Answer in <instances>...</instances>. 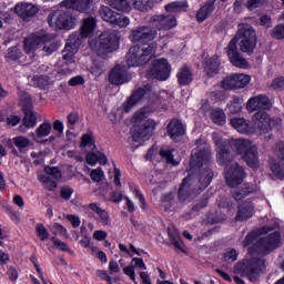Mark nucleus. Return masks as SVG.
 <instances>
[{
	"mask_svg": "<svg viewBox=\"0 0 284 284\" xmlns=\"http://www.w3.org/2000/svg\"><path fill=\"white\" fill-rule=\"evenodd\" d=\"M212 159V150L202 149L197 153L191 155V170L187 176L182 180L178 190V201L180 203H190L194 201L201 192L212 183L214 172L207 165Z\"/></svg>",
	"mask_w": 284,
	"mask_h": 284,
	"instance_id": "1",
	"label": "nucleus"
},
{
	"mask_svg": "<svg viewBox=\"0 0 284 284\" xmlns=\"http://www.w3.org/2000/svg\"><path fill=\"white\" fill-rule=\"evenodd\" d=\"M150 26H140L131 31L130 39L133 43H150L159 37L156 30H172L176 28V17L169 14L153 16L150 20Z\"/></svg>",
	"mask_w": 284,
	"mask_h": 284,
	"instance_id": "2",
	"label": "nucleus"
},
{
	"mask_svg": "<svg viewBox=\"0 0 284 284\" xmlns=\"http://www.w3.org/2000/svg\"><path fill=\"white\" fill-rule=\"evenodd\" d=\"M265 272V258L252 257L237 262L233 267V274L245 276L251 283H256L261 274Z\"/></svg>",
	"mask_w": 284,
	"mask_h": 284,
	"instance_id": "3",
	"label": "nucleus"
},
{
	"mask_svg": "<svg viewBox=\"0 0 284 284\" xmlns=\"http://www.w3.org/2000/svg\"><path fill=\"white\" fill-rule=\"evenodd\" d=\"M89 48L98 57H105L119 49V36L114 31H104L99 38L89 40Z\"/></svg>",
	"mask_w": 284,
	"mask_h": 284,
	"instance_id": "4",
	"label": "nucleus"
},
{
	"mask_svg": "<svg viewBox=\"0 0 284 284\" xmlns=\"http://www.w3.org/2000/svg\"><path fill=\"white\" fill-rule=\"evenodd\" d=\"M156 52V42H151L146 45H133L130 48L126 54V63L130 68H136L139 65H145L148 61L154 57Z\"/></svg>",
	"mask_w": 284,
	"mask_h": 284,
	"instance_id": "5",
	"label": "nucleus"
},
{
	"mask_svg": "<svg viewBox=\"0 0 284 284\" xmlns=\"http://www.w3.org/2000/svg\"><path fill=\"white\" fill-rule=\"evenodd\" d=\"M235 150L240 154L242 161L246 162L248 168L257 170L261 165L258 160V148L250 140L237 139L235 140Z\"/></svg>",
	"mask_w": 284,
	"mask_h": 284,
	"instance_id": "6",
	"label": "nucleus"
},
{
	"mask_svg": "<svg viewBox=\"0 0 284 284\" xmlns=\"http://www.w3.org/2000/svg\"><path fill=\"white\" fill-rule=\"evenodd\" d=\"M278 247H281V233L275 231L257 240L251 247V252L258 254V256H267V254H271V252Z\"/></svg>",
	"mask_w": 284,
	"mask_h": 284,
	"instance_id": "7",
	"label": "nucleus"
},
{
	"mask_svg": "<svg viewBox=\"0 0 284 284\" xmlns=\"http://www.w3.org/2000/svg\"><path fill=\"white\" fill-rule=\"evenodd\" d=\"M48 23L50 28H58V30H72L77 26V18L69 11H52L48 16Z\"/></svg>",
	"mask_w": 284,
	"mask_h": 284,
	"instance_id": "8",
	"label": "nucleus"
},
{
	"mask_svg": "<svg viewBox=\"0 0 284 284\" xmlns=\"http://www.w3.org/2000/svg\"><path fill=\"white\" fill-rule=\"evenodd\" d=\"M214 143L216 145V159L219 165H225V168H230L232 163H234V154L230 149V142L219 138V135H213Z\"/></svg>",
	"mask_w": 284,
	"mask_h": 284,
	"instance_id": "9",
	"label": "nucleus"
},
{
	"mask_svg": "<svg viewBox=\"0 0 284 284\" xmlns=\"http://www.w3.org/2000/svg\"><path fill=\"white\" fill-rule=\"evenodd\" d=\"M252 78L243 73H232L227 75L221 83L222 90H242L248 85Z\"/></svg>",
	"mask_w": 284,
	"mask_h": 284,
	"instance_id": "10",
	"label": "nucleus"
},
{
	"mask_svg": "<svg viewBox=\"0 0 284 284\" xmlns=\"http://www.w3.org/2000/svg\"><path fill=\"white\" fill-rule=\"evenodd\" d=\"M44 172V175H39V181L43 183L49 192H53V190H57V183L61 181V170L57 166H45Z\"/></svg>",
	"mask_w": 284,
	"mask_h": 284,
	"instance_id": "11",
	"label": "nucleus"
},
{
	"mask_svg": "<svg viewBox=\"0 0 284 284\" xmlns=\"http://www.w3.org/2000/svg\"><path fill=\"white\" fill-rule=\"evenodd\" d=\"M245 179V170L242 169L237 162H233L231 165L226 166L225 181L230 187H236L241 185Z\"/></svg>",
	"mask_w": 284,
	"mask_h": 284,
	"instance_id": "12",
	"label": "nucleus"
},
{
	"mask_svg": "<svg viewBox=\"0 0 284 284\" xmlns=\"http://www.w3.org/2000/svg\"><path fill=\"white\" fill-rule=\"evenodd\" d=\"M252 124L254 130H257L261 134L272 132V118L265 111L255 112L252 116Z\"/></svg>",
	"mask_w": 284,
	"mask_h": 284,
	"instance_id": "13",
	"label": "nucleus"
},
{
	"mask_svg": "<svg viewBox=\"0 0 284 284\" xmlns=\"http://www.w3.org/2000/svg\"><path fill=\"white\" fill-rule=\"evenodd\" d=\"M171 70L166 59H158L152 64L150 77H152V79H158V81H166V79H170Z\"/></svg>",
	"mask_w": 284,
	"mask_h": 284,
	"instance_id": "14",
	"label": "nucleus"
},
{
	"mask_svg": "<svg viewBox=\"0 0 284 284\" xmlns=\"http://www.w3.org/2000/svg\"><path fill=\"white\" fill-rule=\"evenodd\" d=\"M80 48H81V36L71 34L67 40L64 50L62 51V54H63L62 59H64L67 63H74V54L79 52Z\"/></svg>",
	"mask_w": 284,
	"mask_h": 284,
	"instance_id": "15",
	"label": "nucleus"
},
{
	"mask_svg": "<svg viewBox=\"0 0 284 284\" xmlns=\"http://www.w3.org/2000/svg\"><path fill=\"white\" fill-rule=\"evenodd\" d=\"M132 78L128 73V68L125 65L116 64L109 74V82L112 85H123V83H129Z\"/></svg>",
	"mask_w": 284,
	"mask_h": 284,
	"instance_id": "16",
	"label": "nucleus"
},
{
	"mask_svg": "<svg viewBox=\"0 0 284 284\" xmlns=\"http://www.w3.org/2000/svg\"><path fill=\"white\" fill-rule=\"evenodd\" d=\"M156 129V122L154 120H146L143 125H135L132 130L133 141L152 136V132Z\"/></svg>",
	"mask_w": 284,
	"mask_h": 284,
	"instance_id": "17",
	"label": "nucleus"
},
{
	"mask_svg": "<svg viewBox=\"0 0 284 284\" xmlns=\"http://www.w3.org/2000/svg\"><path fill=\"white\" fill-rule=\"evenodd\" d=\"M226 52L232 65H235V68H247L250 65L247 60L239 52V47L234 42H229Z\"/></svg>",
	"mask_w": 284,
	"mask_h": 284,
	"instance_id": "18",
	"label": "nucleus"
},
{
	"mask_svg": "<svg viewBox=\"0 0 284 284\" xmlns=\"http://www.w3.org/2000/svg\"><path fill=\"white\" fill-rule=\"evenodd\" d=\"M254 203L252 201H244L237 205V213L235 215V221L237 223H245L254 216Z\"/></svg>",
	"mask_w": 284,
	"mask_h": 284,
	"instance_id": "19",
	"label": "nucleus"
},
{
	"mask_svg": "<svg viewBox=\"0 0 284 284\" xmlns=\"http://www.w3.org/2000/svg\"><path fill=\"white\" fill-rule=\"evenodd\" d=\"M250 39H256V31L254 27L247 23L239 24L237 32L235 33L234 38L230 41V43H239V41H246Z\"/></svg>",
	"mask_w": 284,
	"mask_h": 284,
	"instance_id": "20",
	"label": "nucleus"
},
{
	"mask_svg": "<svg viewBox=\"0 0 284 284\" xmlns=\"http://www.w3.org/2000/svg\"><path fill=\"white\" fill-rule=\"evenodd\" d=\"M246 108L250 112H256V110H271L272 102L267 95L260 94L251 98L246 103Z\"/></svg>",
	"mask_w": 284,
	"mask_h": 284,
	"instance_id": "21",
	"label": "nucleus"
},
{
	"mask_svg": "<svg viewBox=\"0 0 284 284\" xmlns=\"http://www.w3.org/2000/svg\"><path fill=\"white\" fill-rule=\"evenodd\" d=\"M148 92H150L149 85H144L135 90L133 94L129 98V100L124 102L123 104L124 112L126 113L130 112V110H132L134 105H136L138 103H141V101H143V98L145 97V94H148Z\"/></svg>",
	"mask_w": 284,
	"mask_h": 284,
	"instance_id": "22",
	"label": "nucleus"
},
{
	"mask_svg": "<svg viewBox=\"0 0 284 284\" xmlns=\"http://www.w3.org/2000/svg\"><path fill=\"white\" fill-rule=\"evenodd\" d=\"M59 42L52 34H43L42 42L40 44V52H42V57H50L53 52L59 50Z\"/></svg>",
	"mask_w": 284,
	"mask_h": 284,
	"instance_id": "23",
	"label": "nucleus"
},
{
	"mask_svg": "<svg viewBox=\"0 0 284 284\" xmlns=\"http://www.w3.org/2000/svg\"><path fill=\"white\" fill-rule=\"evenodd\" d=\"M166 130L172 141H181V139L185 136V126H183V123L180 122L179 119L171 120L166 126Z\"/></svg>",
	"mask_w": 284,
	"mask_h": 284,
	"instance_id": "24",
	"label": "nucleus"
},
{
	"mask_svg": "<svg viewBox=\"0 0 284 284\" xmlns=\"http://www.w3.org/2000/svg\"><path fill=\"white\" fill-rule=\"evenodd\" d=\"M16 12L21 19H32V17H36L37 12H39V8L32 3L22 2L16 6Z\"/></svg>",
	"mask_w": 284,
	"mask_h": 284,
	"instance_id": "25",
	"label": "nucleus"
},
{
	"mask_svg": "<svg viewBox=\"0 0 284 284\" xmlns=\"http://www.w3.org/2000/svg\"><path fill=\"white\" fill-rule=\"evenodd\" d=\"M93 0H63L61 8H68L69 10H77L78 12H87L90 10V4Z\"/></svg>",
	"mask_w": 284,
	"mask_h": 284,
	"instance_id": "26",
	"label": "nucleus"
},
{
	"mask_svg": "<svg viewBox=\"0 0 284 284\" xmlns=\"http://www.w3.org/2000/svg\"><path fill=\"white\" fill-rule=\"evenodd\" d=\"M94 28H97V19L89 17L82 21L81 31L72 34H79L80 41L83 43V39H88L94 32Z\"/></svg>",
	"mask_w": 284,
	"mask_h": 284,
	"instance_id": "27",
	"label": "nucleus"
},
{
	"mask_svg": "<svg viewBox=\"0 0 284 284\" xmlns=\"http://www.w3.org/2000/svg\"><path fill=\"white\" fill-rule=\"evenodd\" d=\"M43 36H29L23 40V50L27 54L34 52L36 50L41 49V43Z\"/></svg>",
	"mask_w": 284,
	"mask_h": 284,
	"instance_id": "28",
	"label": "nucleus"
},
{
	"mask_svg": "<svg viewBox=\"0 0 284 284\" xmlns=\"http://www.w3.org/2000/svg\"><path fill=\"white\" fill-rule=\"evenodd\" d=\"M257 191L258 186H256V184L246 183L233 193V199H235V201H243L245 196H250V194H255V192Z\"/></svg>",
	"mask_w": 284,
	"mask_h": 284,
	"instance_id": "29",
	"label": "nucleus"
},
{
	"mask_svg": "<svg viewBox=\"0 0 284 284\" xmlns=\"http://www.w3.org/2000/svg\"><path fill=\"white\" fill-rule=\"evenodd\" d=\"M272 230H274L272 226H263L258 230H254V231L250 232L243 241L244 247L252 245V243H254L255 239H258V236H261V234H267V232H272Z\"/></svg>",
	"mask_w": 284,
	"mask_h": 284,
	"instance_id": "30",
	"label": "nucleus"
},
{
	"mask_svg": "<svg viewBox=\"0 0 284 284\" xmlns=\"http://www.w3.org/2000/svg\"><path fill=\"white\" fill-rule=\"evenodd\" d=\"M221 62H219V57L213 55L210 59H206L204 62V72L207 77H214V74L219 73V67Z\"/></svg>",
	"mask_w": 284,
	"mask_h": 284,
	"instance_id": "31",
	"label": "nucleus"
},
{
	"mask_svg": "<svg viewBox=\"0 0 284 284\" xmlns=\"http://www.w3.org/2000/svg\"><path fill=\"white\" fill-rule=\"evenodd\" d=\"M176 77L180 85H190L193 81L192 70L187 65H183Z\"/></svg>",
	"mask_w": 284,
	"mask_h": 284,
	"instance_id": "32",
	"label": "nucleus"
},
{
	"mask_svg": "<svg viewBox=\"0 0 284 284\" xmlns=\"http://www.w3.org/2000/svg\"><path fill=\"white\" fill-rule=\"evenodd\" d=\"M99 14L103 21H106L112 26H114V22L116 21V17H119L118 12L112 11L110 7H105V6L100 7Z\"/></svg>",
	"mask_w": 284,
	"mask_h": 284,
	"instance_id": "33",
	"label": "nucleus"
},
{
	"mask_svg": "<svg viewBox=\"0 0 284 284\" xmlns=\"http://www.w3.org/2000/svg\"><path fill=\"white\" fill-rule=\"evenodd\" d=\"M87 163L89 165H97V163H100V165H105L108 163V156L103 154L102 152H89L85 156Z\"/></svg>",
	"mask_w": 284,
	"mask_h": 284,
	"instance_id": "34",
	"label": "nucleus"
},
{
	"mask_svg": "<svg viewBox=\"0 0 284 284\" xmlns=\"http://www.w3.org/2000/svg\"><path fill=\"white\" fill-rule=\"evenodd\" d=\"M212 12H214V2L205 3L196 13L199 23H203V21H205V19H207Z\"/></svg>",
	"mask_w": 284,
	"mask_h": 284,
	"instance_id": "35",
	"label": "nucleus"
},
{
	"mask_svg": "<svg viewBox=\"0 0 284 284\" xmlns=\"http://www.w3.org/2000/svg\"><path fill=\"white\" fill-rule=\"evenodd\" d=\"M237 43L240 45L241 52H244L246 54H252L256 49V38L248 40H237Z\"/></svg>",
	"mask_w": 284,
	"mask_h": 284,
	"instance_id": "36",
	"label": "nucleus"
},
{
	"mask_svg": "<svg viewBox=\"0 0 284 284\" xmlns=\"http://www.w3.org/2000/svg\"><path fill=\"white\" fill-rule=\"evenodd\" d=\"M231 125L232 128L237 130V132H240L241 134H245L250 132V124H247V121H245V119L233 118L231 119Z\"/></svg>",
	"mask_w": 284,
	"mask_h": 284,
	"instance_id": "37",
	"label": "nucleus"
},
{
	"mask_svg": "<svg viewBox=\"0 0 284 284\" xmlns=\"http://www.w3.org/2000/svg\"><path fill=\"white\" fill-rule=\"evenodd\" d=\"M50 132H52V125L50 123H42L37 129L36 134L32 133L31 136L39 142L41 138L48 136Z\"/></svg>",
	"mask_w": 284,
	"mask_h": 284,
	"instance_id": "38",
	"label": "nucleus"
},
{
	"mask_svg": "<svg viewBox=\"0 0 284 284\" xmlns=\"http://www.w3.org/2000/svg\"><path fill=\"white\" fill-rule=\"evenodd\" d=\"M111 8L118 10L119 12H130L131 7L128 0H106Z\"/></svg>",
	"mask_w": 284,
	"mask_h": 284,
	"instance_id": "39",
	"label": "nucleus"
},
{
	"mask_svg": "<svg viewBox=\"0 0 284 284\" xmlns=\"http://www.w3.org/2000/svg\"><path fill=\"white\" fill-rule=\"evenodd\" d=\"M23 57V52L19 47H11L7 50L6 59L9 63L19 61Z\"/></svg>",
	"mask_w": 284,
	"mask_h": 284,
	"instance_id": "40",
	"label": "nucleus"
},
{
	"mask_svg": "<svg viewBox=\"0 0 284 284\" xmlns=\"http://www.w3.org/2000/svg\"><path fill=\"white\" fill-rule=\"evenodd\" d=\"M187 1H174L165 6L166 12H185Z\"/></svg>",
	"mask_w": 284,
	"mask_h": 284,
	"instance_id": "41",
	"label": "nucleus"
},
{
	"mask_svg": "<svg viewBox=\"0 0 284 284\" xmlns=\"http://www.w3.org/2000/svg\"><path fill=\"white\" fill-rule=\"evenodd\" d=\"M23 123L26 128H34L37 125V115L32 109L24 110Z\"/></svg>",
	"mask_w": 284,
	"mask_h": 284,
	"instance_id": "42",
	"label": "nucleus"
},
{
	"mask_svg": "<svg viewBox=\"0 0 284 284\" xmlns=\"http://www.w3.org/2000/svg\"><path fill=\"white\" fill-rule=\"evenodd\" d=\"M229 112L231 114H239L243 110V102L241 101V98H233L229 104Z\"/></svg>",
	"mask_w": 284,
	"mask_h": 284,
	"instance_id": "43",
	"label": "nucleus"
},
{
	"mask_svg": "<svg viewBox=\"0 0 284 284\" xmlns=\"http://www.w3.org/2000/svg\"><path fill=\"white\" fill-rule=\"evenodd\" d=\"M19 97L22 110H32V97L30 95V93L26 91H20Z\"/></svg>",
	"mask_w": 284,
	"mask_h": 284,
	"instance_id": "44",
	"label": "nucleus"
},
{
	"mask_svg": "<svg viewBox=\"0 0 284 284\" xmlns=\"http://www.w3.org/2000/svg\"><path fill=\"white\" fill-rule=\"evenodd\" d=\"M33 81L37 88H41V90H45L47 88H50V85H52V80H50V77L48 75L34 77Z\"/></svg>",
	"mask_w": 284,
	"mask_h": 284,
	"instance_id": "45",
	"label": "nucleus"
},
{
	"mask_svg": "<svg viewBox=\"0 0 284 284\" xmlns=\"http://www.w3.org/2000/svg\"><path fill=\"white\" fill-rule=\"evenodd\" d=\"M211 119L216 125H223L225 123V112L221 109L212 110Z\"/></svg>",
	"mask_w": 284,
	"mask_h": 284,
	"instance_id": "46",
	"label": "nucleus"
},
{
	"mask_svg": "<svg viewBox=\"0 0 284 284\" xmlns=\"http://www.w3.org/2000/svg\"><path fill=\"white\" fill-rule=\"evenodd\" d=\"M133 8L140 12H148V10H152V2L150 0H133Z\"/></svg>",
	"mask_w": 284,
	"mask_h": 284,
	"instance_id": "47",
	"label": "nucleus"
},
{
	"mask_svg": "<svg viewBox=\"0 0 284 284\" xmlns=\"http://www.w3.org/2000/svg\"><path fill=\"white\" fill-rule=\"evenodd\" d=\"M272 39L275 41H283L284 39V23L276 24L270 32Z\"/></svg>",
	"mask_w": 284,
	"mask_h": 284,
	"instance_id": "48",
	"label": "nucleus"
},
{
	"mask_svg": "<svg viewBox=\"0 0 284 284\" xmlns=\"http://www.w3.org/2000/svg\"><path fill=\"white\" fill-rule=\"evenodd\" d=\"M80 146L91 148V150L94 152V150H97V145L94 144V138H92V134H83Z\"/></svg>",
	"mask_w": 284,
	"mask_h": 284,
	"instance_id": "49",
	"label": "nucleus"
},
{
	"mask_svg": "<svg viewBox=\"0 0 284 284\" xmlns=\"http://www.w3.org/2000/svg\"><path fill=\"white\" fill-rule=\"evenodd\" d=\"M13 144L18 150H23V148H28L30 145V140L23 135L13 138Z\"/></svg>",
	"mask_w": 284,
	"mask_h": 284,
	"instance_id": "50",
	"label": "nucleus"
},
{
	"mask_svg": "<svg viewBox=\"0 0 284 284\" xmlns=\"http://www.w3.org/2000/svg\"><path fill=\"white\" fill-rule=\"evenodd\" d=\"M51 241L53 243V247H55V250H61V252H71L70 246H68V244L59 239H57V236H52Z\"/></svg>",
	"mask_w": 284,
	"mask_h": 284,
	"instance_id": "51",
	"label": "nucleus"
},
{
	"mask_svg": "<svg viewBox=\"0 0 284 284\" xmlns=\"http://www.w3.org/2000/svg\"><path fill=\"white\" fill-rule=\"evenodd\" d=\"M270 166H271L273 174L277 179H284L283 169L281 168V164H278V162H276V160H272Z\"/></svg>",
	"mask_w": 284,
	"mask_h": 284,
	"instance_id": "52",
	"label": "nucleus"
},
{
	"mask_svg": "<svg viewBox=\"0 0 284 284\" xmlns=\"http://www.w3.org/2000/svg\"><path fill=\"white\" fill-rule=\"evenodd\" d=\"M236 258H239V253H236V250L234 248H229L223 255V261L225 263H234Z\"/></svg>",
	"mask_w": 284,
	"mask_h": 284,
	"instance_id": "53",
	"label": "nucleus"
},
{
	"mask_svg": "<svg viewBox=\"0 0 284 284\" xmlns=\"http://www.w3.org/2000/svg\"><path fill=\"white\" fill-rule=\"evenodd\" d=\"M36 232L40 241H48V239H50V233H48V229H45L43 224H38Z\"/></svg>",
	"mask_w": 284,
	"mask_h": 284,
	"instance_id": "54",
	"label": "nucleus"
},
{
	"mask_svg": "<svg viewBox=\"0 0 284 284\" xmlns=\"http://www.w3.org/2000/svg\"><path fill=\"white\" fill-rule=\"evenodd\" d=\"M113 26H119V28H128V26H130V18L118 13L116 20L113 22Z\"/></svg>",
	"mask_w": 284,
	"mask_h": 284,
	"instance_id": "55",
	"label": "nucleus"
},
{
	"mask_svg": "<svg viewBox=\"0 0 284 284\" xmlns=\"http://www.w3.org/2000/svg\"><path fill=\"white\" fill-rule=\"evenodd\" d=\"M148 119V109H141L133 115L134 123H141V121H145Z\"/></svg>",
	"mask_w": 284,
	"mask_h": 284,
	"instance_id": "56",
	"label": "nucleus"
},
{
	"mask_svg": "<svg viewBox=\"0 0 284 284\" xmlns=\"http://www.w3.org/2000/svg\"><path fill=\"white\" fill-rule=\"evenodd\" d=\"M169 236H170L171 243L174 245V247H176V250H180L181 252H183V242L181 241V236L172 235L171 233H169Z\"/></svg>",
	"mask_w": 284,
	"mask_h": 284,
	"instance_id": "57",
	"label": "nucleus"
},
{
	"mask_svg": "<svg viewBox=\"0 0 284 284\" xmlns=\"http://www.w3.org/2000/svg\"><path fill=\"white\" fill-rule=\"evenodd\" d=\"M90 176L95 183L103 181V171L101 169H94L91 171Z\"/></svg>",
	"mask_w": 284,
	"mask_h": 284,
	"instance_id": "58",
	"label": "nucleus"
},
{
	"mask_svg": "<svg viewBox=\"0 0 284 284\" xmlns=\"http://www.w3.org/2000/svg\"><path fill=\"white\" fill-rule=\"evenodd\" d=\"M265 1L267 0H247L246 6L248 10H256V8L265 6Z\"/></svg>",
	"mask_w": 284,
	"mask_h": 284,
	"instance_id": "59",
	"label": "nucleus"
},
{
	"mask_svg": "<svg viewBox=\"0 0 284 284\" xmlns=\"http://www.w3.org/2000/svg\"><path fill=\"white\" fill-rule=\"evenodd\" d=\"M271 88L273 90H284V78H275L273 82L271 83Z\"/></svg>",
	"mask_w": 284,
	"mask_h": 284,
	"instance_id": "60",
	"label": "nucleus"
},
{
	"mask_svg": "<svg viewBox=\"0 0 284 284\" xmlns=\"http://www.w3.org/2000/svg\"><path fill=\"white\" fill-rule=\"evenodd\" d=\"M160 156H162V159H165L166 163L174 164V155H172V151L160 150Z\"/></svg>",
	"mask_w": 284,
	"mask_h": 284,
	"instance_id": "61",
	"label": "nucleus"
},
{
	"mask_svg": "<svg viewBox=\"0 0 284 284\" xmlns=\"http://www.w3.org/2000/svg\"><path fill=\"white\" fill-rule=\"evenodd\" d=\"M203 207H207V197H202L200 202L195 203L192 207L193 212H201Z\"/></svg>",
	"mask_w": 284,
	"mask_h": 284,
	"instance_id": "62",
	"label": "nucleus"
},
{
	"mask_svg": "<svg viewBox=\"0 0 284 284\" xmlns=\"http://www.w3.org/2000/svg\"><path fill=\"white\" fill-rule=\"evenodd\" d=\"M260 23L261 26H263L264 28L268 29V28H272V17L267 16V14H264L260 18Z\"/></svg>",
	"mask_w": 284,
	"mask_h": 284,
	"instance_id": "63",
	"label": "nucleus"
},
{
	"mask_svg": "<svg viewBox=\"0 0 284 284\" xmlns=\"http://www.w3.org/2000/svg\"><path fill=\"white\" fill-rule=\"evenodd\" d=\"M72 189L70 186H63L60 190L61 199H64L65 201L70 200V196H72Z\"/></svg>",
	"mask_w": 284,
	"mask_h": 284,
	"instance_id": "64",
	"label": "nucleus"
}]
</instances>
